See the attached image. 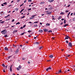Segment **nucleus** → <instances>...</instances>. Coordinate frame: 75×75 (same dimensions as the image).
<instances>
[{"mask_svg": "<svg viewBox=\"0 0 75 75\" xmlns=\"http://www.w3.org/2000/svg\"><path fill=\"white\" fill-rule=\"evenodd\" d=\"M1 33L2 34L5 35L6 33H7V30H4L1 31Z\"/></svg>", "mask_w": 75, "mask_h": 75, "instance_id": "f257e3e1", "label": "nucleus"}, {"mask_svg": "<svg viewBox=\"0 0 75 75\" xmlns=\"http://www.w3.org/2000/svg\"><path fill=\"white\" fill-rule=\"evenodd\" d=\"M43 30L44 32H48V30L47 29H43Z\"/></svg>", "mask_w": 75, "mask_h": 75, "instance_id": "f03ea898", "label": "nucleus"}, {"mask_svg": "<svg viewBox=\"0 0 75 75\" xmlns=\"http://www.w3.org/2000/svg\"><path fill=\"white\" fill-rule=\"evenodd\" d=\"M19 51V50H18V49H17L16 51H15V54H17L18 53V51Z\"/></svg>", "mask_w": 75, "mask_h": 75, "instance_id": "7ed1b4c3", "label": "nucleus"}, {"mask_svg": "<svg viewBox=\"0 0 75 75\" xmlns=\"http://www.w3.org/2000/svg\"><path fill=\"white\" fill-rule=\"evenodd\" d=\"M69 47H72V43L71 42L69 43Z\"/></svg>", "mask_w": 75, "mask_h": 75, "instance_id": "20e7f679", "label": "nucleus"}, {"mask_svg": "<svg viewBox=\"0 0 75 75\" xmlns=\"http://www.w3.org/2000/svg\"><path fill=\"white\" fill-rule=\"evenodd\" d=\"M10 72H12V65L10 67Z\"/></svg>", "mask_w": 75, "mask_h": 75, "instance_id": "39448f33", "label": "nucleus"}, {"mask_svg": "<svg viewBox=\"0 0 75 75\" xmlns=\"http://www.w3.org/2000/svg\"><path fill=\"white\" fill-rule=\"evenodd\" d=\"M35 45H38L39 44V42H36L34 43Z\"/></svg>", "mask_w": 75, "mask_h": 75, "instance_id": "423d86ee", "label": "nucleus"}, {"mask_svg": "<svg viewBox=\"0 0 75 75\" xmlns=\"http://www.w3.org/2000/svg\"><path fill=\"white\" fill-rule=\"evenodd\" d=\"M34 17H35V16H33L31 18H30V20H31V19H33V18H34Z\"/></svg>", "mask_w": 75, "mask_h": 75, "instance_id": "0eeeda50", "label": "nucleus"}, {"mask_svg": "<svg viewBox=\"0 0 75 75\" xmlns=\"http://www.w3.org/2000/svg\"><path fill=\"white\" fill-rule=\"evenodd\" d=\"M4 50L5 51H7L8 50V48L7 47H5Z\"/></svg>", "mask_w": 75, "mask_h": 75, "instance_id": "6e6552de", "label": "nucleus"}, {"mask_svg": "<svg viewBox=\"0 0 75 75\" xmlns=\"http://www.w3.org/2000/svg\"><path fill=\"white\" fill-rule=\"evenodd\" d=\"M68 25H69L68 24H65L64 25V27H67V26H68Z\"/></svg>", "mask_w": 75, "mask_h": 75, "instance_id": "1a4fd4ad", "label": "nucleus"}, {"mask_svg": "<svg viewBox=\"0 0 75 75\" xmlns=\"http://www.w3.org/2000/svg\"><path fill=\"white\" fill-rule=\"evenodd\" d=\"M39 32H40V33H42L43 32V30L41 29H40L39 30Z\"/></svg>", "mask_w": 75, "mask_h": 75, "instance_id": "9d476101", "label": "nucleus"}, {"mask_svg": "<svg viewBox=\"0 0 75 75\" xmlns=\"http://www.w3.org/2000/svg\"><path fill=\"white\" fill-rule=\"evenodd\" d=\"M34 28H35V27H38V25H35L33 26Z\"/></svg>", "mask_w": 75, "mask_h": 75, "instance_id": "9b49d317", "label": "nucleus"}, {"mask_svg": "<svg viewBox=\"0 0 75 75\" xmlns=\"http://www.w3.org/2000/svg\"><path fill=\"white\" fill-rule=\"evenodd\" d=\"M49 57H50V58H53V55H50L49 56Z\"/></svg>", "mask_w": 75, "mask_h": 75, "instance_id": "f8f14e48", "label": "nucleus"}, {"mask_svg": "<svg viewBox=\"0 0 75 75\" xmlns=\"http://www.w3.org/2000/svg\"><path fill=\"white\" fill-rule=\"evenodd\" d=\"M51 13H52V12H49L48 13H47V14H48V15H49L50 14H51Z\"/></svg>", "mask_w": 75, "mask_h": 75, "instance_id": "ddd939ff", "label": "nucleus"}, {"mask_svg": "<svg viewBox=\"0 0 75 75\" xmlns=\"http://www.w3.org/2000/svg\"><path fill=\"white\" fill-rule=\"evenodd\" d=\"M61 16H59L58 18V19L59 20H60V19H61Z\"/></svg>", "mask_w": 75, "mask_h": 75, "instance_id": "4468645a", "label": "nucleus"}, {"mask_svg": "<svg viewBox=\"0 0 75 75\" xmlns=\"http://www.w3.org/2000/svg\"><path fill=\"white\" fill-rule=\"evenodd\" d=\"M18 68H20V69H21V68H22V67H21V66L20 65L18 67Z\"/></svg>", "mask_w": 75, "mask_h": 75, "instance_id": "2eb2a0df", "label": "nucleus"}, {"mask_svg": "<svg viewBox=\"0 0 75 75\" xmlns=\"http://www.w3.org/2000/svg\"><path fill=\"white\" fill-rule=\"evenodd\" d=\"M18 31L17 30H14L13 31V33H17V32Z\"/></svg>", "mask_w": 75, "mask_h": 75, "instance_id": "dca6fc26", "label": "nucleus"}, {"mask_svg": "<svg viewBox=\"0 0 75 75\" xmlns=\"http://www.w3.org/2000/svg\"><path fill=\"white\" fill-rule=\"evenodd\" d=\"M15 10L16 11H18V8H15Z\"/></svg>", "mask_w": 75, "mask_h": 75, "instance_id": "f3484780", "label": "nucleus"}, {"mask_svg": "<svg viewBox=\"0 0 75 75\" xmlns=\"http://www.w3.org/2000/svg\"><path fill=\"white\" fill-rule=\"evenodd\" d=\"M49 2H51L54 1V0H49Z\"/></svg>", "mask_w": 75, "mask_h": 75, "instance_id": "a211bd4d", "label": "nucleus"}, {"mask_svg": "<svg viewBox=\"0 0 75 75\" xmlns=\"http://www.w3.org/2000/svg\"><path fill=\"white\" fill-rule=\"evenodd\" d=\"M25 33H26L24 32L23 33H22L21 34V35H24V34Z\"/></svg>", "mask_w": 75, "mask_h": 75, "instance_id": "6ab92c4d", "label": "nucleus"}, {"mask_svg": "<svg viewBox=\"0 0 75 75\" xmlns=\"http://www.w3.org/2000/svg\"><path fill=\"white\" fill-rule=\"evenodd\" d=\"M44 2H41L40 3V4H44Z\"/></svg>", "mask_w": 75, "mask_h": 75, "instance_id": "aec40b11", "label": "nucleus"}, {"mask_svg": "<svg viewBox=\"0 0 75 75\" xmlns=\"http://www.w3.org/2000/svg\"><path fill=\"white\" fill-rule=\"evenodd\" d=\"M42 46H41L39 47V50H41V49H42Z\"/></svg>", "mask_w": 75, "mask_h": 75, "instance_id": "412c9836", "label": "nucleus"}, {"mask_svg": "<svg viewBox=\"0 0 75 75\" xmlns=\"http://www.w3.org/2000/svg\"><path fill=\"white\" fill-rule=\"evenodd\" d=\"M4 21H2L1 22H0V23H1V24H4Z\"/></svg>", "mask_w": 75, "mask_h": 75, "instance_id": "4be33fe9", "label": "nucleus"}, {"mask_svg": "<svg viewBox=\"0 0 75 75\" xmlns=\"http://www.w3.org/2000/svg\"><path fill=\"white\" fill-rule=\"evenodd\" d=\"M48 68H49V69H52V68H51V67H48Z\"/></svg>", "mask_w": 75, "mask_h": 75, "instance_id": "5701e85b", "label": "nucleus"}, {"mask_svg": "<svg viewBox=\"0 0 75 75\" xmlns=\"http://www.w3.org/2000/svg\"><path fill=\"white\" fill-rule=\"evenodd\" d=\"M50 23H47L46 24V25L50 26Z\"/></svg>", "mask_w": 75, "mask_h": 75, "instance_id": "b1692460", "label": "nucleus"}, {"mask_svg": "<svg viewBox=\"0 0 75 75\" xmlns=\"http://www.w3.org/2000/svg\"><path fill=\"white\" fill-rule=\"evenodd\" d=\"M2 65L4 67H5V65H4V64H2Z\"/></svg>", "mask_w": 75, "mask_h": 75, "instance_id": "393cba45", "label": "nucleus"}, {"mask_svg": "<svg viewBox=\"0 0 75 75\" xmlns=\"http://www.w3.org/2000/svg\"><path fill=\"white\" fill-rule=\"evenodd\" d=\"M4 37H5V38H6V37H8V36H7V35H6L4 36Z\"/></svg>", "mask_w": 75, "mask_h": 75, "instance_id": "a878e982", "label": "nucleus"}, {"mask_svg": "<svg viewBox=\"0 0 75 75\" xmlns=\"http://www.w3.org/2000/svg\"><path fill=\"white\" fill-rule=\"evenodd\" d=\"M60 14H64V13L62 12L60 13Z\"/></svg>", "mask_w": 75, "mask_h": 75, "instance_id": "bb28decb", "label": "nucleus"}, {"mask_svg": "<svg viewBox=\"0 0 75 75\" xmlns=\"http://www.w3.org/2000/svg\"><path fill=\"white\" fill-rule=\"evenodd\" d=\"M11 56H9L8 57V59H10V58H11Z\"/></svg>", "mask_w": 75, "mask_h": 75, "instance_id": "cd10ccee", "label": "nucleus"}, {"mask_svg": "<svg viewBox=\"0 0 75 75\" xmlns=\"http://www.w3.org/2000/svg\"><path fill=\"white\" fill-rule=\"evenodd\" d=\"M20 24V23H19V22H18L17 23H16V25H18V24Z\"/></svg>", "mask_w": 75, "mask_h": 75, "instance_id": "c85d7f7f", "label": "nucleus"}, {"mask_svg": "<svg viewBox=\"0 0 75 75\" xmlns=\"http://www.w3.org/2000/svg\"><path fill=\"white\" fill-rule=\"evenodd\" d=\"M65 39L66 40H67V39H68V37H66L65 38Z\"/></svg>", "mask_w": 75, "mask_h": 75, "instance_id": "c756f323", "label": "nucleus"}, {"mask_svg": "<svg viewBox=\"0 0 75 75\" xmlns=\"http://www.w3.org/2000/svg\"><path fill=\"white\" fill-rule=\"evenodd\" d=\"M64 24H66V20H64Z\"/></svg>", "mask_w": 75, "mask_h": 75, "instance_id": "7c9ffc66", "label": "nucleus"}, {"mask_svg": "<svg viewBox=\"0 0 75 75\" xmlns=\"http://www.w3.org/2000/svg\"><path fill=\"white\" fill-rule=\"evenodd\" d=\"M48 32V33H52V30H49Z\"/></svg>", "mask_w": 75, "mask_h": 75, "instance_id": "2f4dec72", "label": "nucleus"}, {"mask_svg": "<svg viewBox=\"0 0 75 75\" xmlns=\"http://www.w3.org/2000/svg\"><path fill=\"white\" fill-rule=\"evenodd\" d=\"M65 73H68V71H67V70H66L65 71Z\"/></svg>", "mask_w": 75, "mask_h": 75, "instance_id": "473e14b6", "label": "nucleus"}, {"mask_svg": "<svg viewBox=\"0 0 75 75\" xmlns=\"http://www.w3.org/2000/svg\"><path fill=\"white\" fill-rule=\"evenodd\" d=\"M16 69H17V70H18V71H19V70H20V69H19V68H18L17 67L16 68Z\"/></svg>", "mask_w": 75, "mask_h": 75, "instance_id": "72a5a7b5", "label": "nucleus"}, {"mask_svg": "<svg viewBox=\"0 0 75 75\" xmlns=\"http://www.w3.org/2000/svg\"><path fill=\"white\" fill-rule=\"evenodd\" d=\"M23 5H24V3H23V4L21 5L20 6V7H21V6H23Z\"/></svg>", "mask_w": 75, "mask_h": 75, "instance_id": "f704fd0d", "label": "nucleus"}, {"mask_svg": "<svg viewBox=\"0 0 75 75\" xmlns=\"http://www.w3.org/2000/svg\"><path fill=\"white\" fill-rule=\"evenodd\" d=\"M49 69V68H48L47 69H46V71H48Z\"/></svg>", "mask_w": 75, "mask_h": 75, "instance_id": "c9c22d12", "label": "nucleus"}, {"mask_svg": "<svg viewBox=\"0 0 75 75\" xmlns=\"http://www.w3.org/2000/svg\"><path fill=\"white\" fill-rule=\"evenodd\" d=\"M8 16H10V15H8L7 16H5V18H6V17H8Z\"/></svg>", "mask_w": 75, "mask_h": 75, "instance_id": "e433bc0d", "label": "nucleus"}, {"mask_svg": "<svg viewBox=\"0 0 75 75\" xmlns=\"http://www.w3.org/2000/svg\"><path fill=\"white\" fill-rule=\"evenodd\" d=\"M70 13H71V12H69L67 15V16H69V14H70Z\"/></svg>", "mask_w": 75, "mask_h": 75, "instance_id": "4c0bfd02", "label": "nucleus"}, {"mask_svg": "<svg viewBox=\"0 0 75 75\" xmlns=\"http://www.w3.org/2000/svg\"><path fill=\"white\" fill-rule=\"evenodd\" d=\"M28 11H30V10H31V8L28 9Z\"/></svg>", "mask_w": 75, "mask_h": 75, "instance_id": "58836bf2", "label": "nucleus"}, {"mask_svg": "<svg viewBox=\"0 0 75 75\" xmlns=\"http://www.w3.org/2000/svg\"><path fill=\"white\" fill-rule=\"evenodd\" d=\"M28 33H30V32H31V30H29L28 31Z\"/></svg>", "mask_w": 75, "mask_h": 75, "instance_id": "ea45409f", "label": "nucleus"}, {"mask_svg": "<svg viewBox=\"0 0 75 75\" xmlns=\"http://www.w3.org/2000/svg\"><path fill=\"white\" fill-rule=\"evenodd\" d=\"M31 1H32V0H28V2H31Z\"/></svg>", "mask_w": 75, "mask_h": 75, "instance_id": "a19ab883", "label": "nucleus"}, {"mask_svg": "<svg viewBox=\"0 0 75 75\" xmlns=\"http://www.w3.org/2000/svg\"><path fill=\"white\" fill-rule=\"evenodd\" d=\"M3 4H4V5L7 4V2H5V3H4Z\"/></svg>", "mask_w": 75, "mask_h": 75, "instance_id": "79ce46f5", "label": "nucleus"}, {"mask_svg": "<svg viewBox=\"0 0 75 75\" xmlns=\"http://www.w3.org/2000/svg\"><path fill=\"white\" fill-rule=\"evenodd\" d=\"M59 73H60V72H61V70L60 69L59 71Z\"/></svg>", "mask_w": 75, "mask_h": 75, "instance_id": "37998d69", "label": "nucleus"}, {"mask_svg": "<svg viewBox=\"0 0 75 75\" xmlns=\"http://www.w3.org/2000/svg\"><path fill=\"white\" fill-rule=\"evenodd\" d=\"M26 26V25H24L23 26V28H24Z\"/></svg>", "mask_w": 75, "mask_h": 75, "instance_id": "c03bdc74", "label": "nucleus"}, {"mask_svg": "<svg viewBox=\"0 0 75 75\" xmlns=\"http://www.w3.org/2000/svg\"><path fill=\"white\" fill-rule=\"evenodd\" d=\"M3 72H6V71H5V70H4V69H3Z\"/></svg>", "mask_w": 75, "mask_h": 75, "instance_id": "a18cd8bd", "label": "nucleus"}, {"mask_svg": "<svg viewBox=\"0 0 75 75\" xmlns=\"http://www.w3.org/2000/svg\"><path fill=\"white\" fill-rule=\"evenodd\" d=\"M70 71V70H69V69H68L67 70V72H68L69 71Z\"/></svg>", "mask_w": 75, "mask_h": 75, "instance_id": "49530a36", "label": "nucleus"}, {"mask_svg": "<svg viewBox=\"0 0 75 75\" xmlns=\"http://www.w3.org/2000/svg\"><path fill=\"white\" fill-rule=\"evenodd\" d=\"M73 21H75V18H74L73 19Z\"/></svg>", "mask_w": 75, "mask_h": 75, "instance_id": "de8ad7c7", "label": "nucleus"}, {"mask_svg": "<svg viewBox=\"0 0 75 75\" xmlns=\"http://www.w3.org/2000/svg\"><path fill=\"white\" fill-rule=\"evenodd\" d=\"M59 71H58L56 73V74H59Z\"/></svg>", "mask_w": 75, "mask_h": 75, "instance_id": "09e8293b", "label": "nucleus"}, {"mask_svg": "<svg viewBox=\"0 0 75 75\" xmlns=\"http://www.w3.org/2000/svg\"><path fill=\"white\" fill-rule=\"evenodd\" d=\"M9 20H10V18L6 19V21H8Z\"/></svg>", "mask_w": 75, "mask_h": 75, "instance_id": "8fccbe9b", "label": "nucleus"}, {"mask_svg": "<svg viewBox=\"0 0 75 75\" xmlns=\"http://www.w3.org/2000/svg\"><path fill=\"white\" fill-rule=\"evenodd\" d=\"M25 17V16H23V17L21 18H24Z\"/></svg>", "mask_w": 75, "mask_h": 75, "instance_id": "3c124183", "label": "nucleus"}, {"mask_svg": "<svg viewBox=\"0 0 75 75\" xmlns=\"http://www.w3.org/2000/svg\"><path fill=\"white\" fill-rule=\"evenodd\" d=\"M66 41L67 44L68 43V40H66Z\"/></svg>", "mask_w": 75, "mask_h": 75, "instance_id": "603ef678", "label": "nucleus"}, {"mask_svg": "<svg viewBox=\"0 0 75 75\" xmlns=\"http://www.w3.org/2000/svg\"><path fill=\"white\" fill-rule=\"evenodd\" d=\"M14 21V19H13L12 20V22H13Z\"/></svg>", "mask_w": 75, "mask_h": 75, "instance_id": "864d4df0", "label": "nucleus"}, {"mask_svg": "<svg viewBox=\"0 0 75 75\" xmlns=\"http://www.w3.org/2000/svg\"><path fill=\"white\" fill-rule=\"evenodd\" d=\"M68 11H69L68 10H67L65 12L66 13H67V12H68Z\"/></svg>", "mask_w": 75, "mask_h": 75, "instance_id": "5fc2aeb1", "label": "nucleus"}, {"mask_svg": "<svg viewBox=\"0 0 75 75\" xmlns=\"http://www.w3.org/2000/svg\"><path fill=\"white\" fill-rule=\"evenodd\" d=\"M26 1H27L26 0H25L24 1V3H26Z\"/></svg>", "mask_w": 75, "mask_h": 75, "instance_id": "6e6d98bb", "label": "nucleus"}, {"mask_svg": "<svg viewBox=\"0 0 75 75\" xmlns=\"http://www.w3.org/2000/svg\"><path fill=\"white\" fill-rule=\"evenodd\" d=\"M24 9H23L21 10V11H24Z\"/></svg>", "mask_w": 75, "mask_h": 75, "instance_id": "4d7b16f0", "label": "nucleus"}, {"mask_svg": "<svg viewBox=\"0 0 75 75\" xmlns=\"http://www.w3.org/2000/svg\"><path fill=\"white\" fill-rule=\"evenodd\" d=\"M38 22H34V23H38Z\"/></svg>", "mask_w": 75, "mask_h": 75, "instance_id": "13d9d810", "label": "nucleus"}, {"mask_svg": "<svg viewBox=\"0 0 75 75\" xmlns=\"http://www.w3.org/2000/svg\"><path fill=\"white\" fill-rule=\"evenodd\" d=\"M20 0H17L18 2H20Z\"/></svg>", "mask_w": 75, "mask_h": 75, "instance_id": "bf43d9fd", "label": "nucleus"}, {"mask_svg": "<svg viewBox=\"0 0 75 75\" xmlns=\"http://www.w3.org/2000/svg\"><path fill=\"white\" fill-rule=\"evenodd\" d=\"M13 47H16V46L15 45H13Z\"/></svg>", "mask_w": 75, "mask_h": 75, "instance_id": "052dcab7", "label": "nucleus"}, {"mask_svg": "<svg viewBox=\"0 0 75 75\" xmlns=\"http://www.w3.org/2000/svg\"><path fill=\"white\" fill-rule=\"evenodd\" d=\"M23 27H21L20 28L21 29H23Z\"/></svg>", "mask_w": 75, "mask_h": 75, "instance_id": "680f3d73", "label": "nucleus"}, {"mask_svg": "<svg viewBox=\"0 0 75 75\" xmlns=\"http://www.w3.org/2000/svg\"><path fill=\"white\" fill-rule=\"evenodd\" d=\"M13 2H14V1H12L11 2V3H13Z\"/></svg>", "mask_w": 75, "mask_h": 75, "instance_id": "e2e57ef3", "label": "nucleus"}, {"mask_svg": "<svg viewBox=\"0 0 75 75\" xmlns=\"http://www.w3.org/2000/svg\"><path fill=\"white\" fill-rule=\"evenodd\" d=\"M62 24H63V23L62 22L61 24H60V25H62Z\"/></svg>", "mask_w": 75, "mask_h": 75, "instance_id": "0e129e2a", "label": "nucleus"}, {"mask_svg": "<svg viewBox=\"0 0 75 75\" xmlns=\"http://www.w3.org/2000/svg\"><path fill=\"white\" fill-rule=\"evenodd\" d=\"M41 16H44V14H42L41 15Z\"/></svg>", "mask_w": 75, "mask_h": 75, "instance_id": "69168bd1", "label": "nucleus"}, {"mask_svg": "<svg viewBox=\"0 0 75 75\" xmlns=\"http://www.w3.org/2000/svg\"><path fill=\"white\" fill-rule=\"evenodd\" d=\"M28 63L29 64H30V62H28Z\"/></svg>", "mask_w": 75, "mask_h": 75, "instance_id": "338daca9", "label": "nucleus"}, {"mask_svg": "<svg viewBox=\"0 0 75 75\" xmlns=\"http://www.w3.org/2000/svg\"><path fill=\"white\" fill-rule=\"evenodd\" d=\"M1 5L2 6H4V4H2Z\"/></svg>", "mask_w": 75, "mask_h": 75, "instance_id": "774afa93", "label": "nucleus"}]
</instances>
